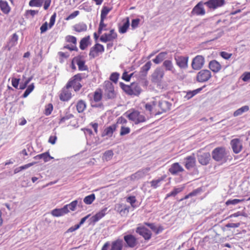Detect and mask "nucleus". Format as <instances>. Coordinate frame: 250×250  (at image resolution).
Instances as JSON below:
<instances>
[{
  "label": "nucleus",
  "instance_id": "nucleus-27",
  "mask_svg": "<svg viewBox=\"0 0 250 250\" xmlns=\"http://www.w3.org/2000/svg\"><path fill=\"white\" fill-rule=\"evenodd\" d=\"M123 241L121 239H117L113 241L111 244L110 250H122Z\"/></svg>",
  "mask_w": 250,
  "mask_h": 250
},
{
  "label": "nucleus",
  "instance_id": "nucleus-9",
  "mask_svg": "<svg viewBox=\"0 0 250 250\" xmlns=\"http://www.w3.org/2000/svg\"><path fill=\"white\" fill-rule=\"evenodd\" d=\"M204 58L201 55L196 56L192 60L191 66L193 69L199 70L201 69L204 64Z\"/></svg>",
  "mask_w": 250,
  "mask_h": 250
},
{
  "label": "nucleus",
  "instance_id": "nucleus-41",
  "mask_svg": "<svg viewBox=\"0 0 250 250\" xmlns=\"http://www.w3.org/2000/svg\"><path fill=\"white\" fill-rule=\"evenodd\" d=\"M129 26V18H126V21H125L123 25L119 28V32L121 33H125L126 32L127 28Z\"/></svg>",
  "mask_w": 250,
  "mask_h": 250
},
{
  "label": "nucleus",
  "instance_id": "nucleus-54",
  "mask_svg": "<svg viewBox=\"0 0 250 250\" xmlns=\"http://www.w3.org/2000/svg\"><path fill=\"white\" fill-rule=\"evenodd\" d=\"M113 155V152L112 150L106 151L104 154V156L106 160L110 159Z\"/></svg>",
  "mask_w": 250,
  "mask_h": 250
},
{
  "label": "nucleus",
  "instance_id": "nucleus-58",
  "mask_svg": "<svg viewBox=\"0 0 250 250\" xmlns=\"http://www.w3.org/2000/svg\"><path fill=\"white\" fill-rule=\"evenodd\" d=\"M220 56L226 60H229L232 56V54L222 51L220 52Z\"/></svg>",
  "mask_w": 250,
  "mask_h": 250
},
{
  "label": "nucleus",
  "instance_id": "nucleus-48",
  "mask_svg": "<svg viewBox=\"0 0 250 250\" xmlns=\"http://www.w3.org/2000/svg\"><path fill=\"white\" fill-rule=\"evenodd\" d=\"M51 214L54 216L59 217L62 215V208H56L52 210Z\"/></svg>",
  "mask_w": 250,
  "mask_h": 250
},
{
  "label": "nucleus",
  "instance_id": "nucleus-17",
  "mask_svg": "<svg viewBox=\"0 0 250 250\" xmlns=\"http://www.w3.org/2000/svg\"><path fill=\"white\" fill-rule=\"evenodd\" d=\"M150 168L147 167L139 170L134 174L131 175V179L132 180H138L145 176L149 171Z\"/></svg>",
  "mask_w": 250,
  "mask_h": 250
},
{
  "label": "nucleus",
  "instance_id": "nucleus-13",
  "mask_svg": "<svg viewBox=\"0 0 250 250\" xmlns=\"http://www.w3.org/2000/svg\"><path fill=\"white\" fill-rule=\"evenodd\" d=\"M117 38V34L114 32V29L110 31V33H105L100 37V41L102 42H106L111 41Z\"/></svg>",
  "mask_w": 250,
  "mask_h": 250
},
{
  "label": "nucleus",
  "instance_id": "nucleus-45",
  "mask_svg": "<svg viewBox=\"0 0 250 250\" xmlns=\"http://www.w3.org/2000/svg\"><path fill=\"white\" fill-rule=\"evenodd\" d=\"M34 83H32L27 87V89L24 91L22 97L24 98H26L29 95V94L34 90Z\"/></svg>",
  "mask_w": 250,
  "mask_h": 250
},
{
  "label": "nucleus",
  "instance_id": "nucleus-25",
  "mask_svg": "<svg viewBox=\"0 0 250 250\" xmlns=\"http://www.w3.org/2000/svg\"><path fill=\"white\" fill-rule=\"evenodd\" d=\"M209 68L214 73L219 72L221 69V64L216 60H212L209 63Z\"/></svg>",
  "mask_w": 250,
  "mask_h": 250
},
{
  "label": "nucleus",
  "instance_id": "nucleus-51",
  "mask_svg": "<svg viewBox=\"0 0 250 250\" xmlns=\"http://www.w3.org/2000/svg\"><path fill=\"white\" fill-rule=\"evenodd\" d=\"M111 10V9L109 8H108L106 6L103 7L102 11H101V18H105L106 15L108 14V13L109 12V11Z\"/></svg>",
  "mask_w": 250,
  "mask_h": 250
},
{
  "label": "nucleus",
  "instance_id": "nucleus-62",
  "mask_svg": "<svg viewBox=\"0 0 250 250\" xmlns=\"http://www.w3.org/2000/svg\"><path fill=\"white\" fill-rule=\"evenodd\" d=\"M79 14V11H75L72 13H71L69 16L65 18L66 20H69L70 19H73L75 18L78 14Z\"/></svg>",
  "mask_w": 250,
  "mask_h": 250
},
{
  "label": "nucleus",
  "instance_id": "nucleus-32",
  "mask_svg": "<svg viewBox=\"0 0 250 250\" xmlns=\"http://www.w3.org/2000/svg\"><path fill=\"white\" fill-rule=\"evenodd\" d=\"M90 36H88L83 38L80 42V48L81 50L85 49L89 44Z\"/></svg>",
  "mask_w": 250,
  "mask_h": 250
},
{
  "label": "nucleus",
  "instance_id": "nucleus-5",
  "mask_svg": "<svg viewBox=\"0 0 250 250\" xmlns=\"http://www.w3.org/2000/svg\"><path fill=\"white\" fill-rule=\"evenodd\" d=\"M104 88L105 95L108 99H113L115 97L116 94L113 84L110 81H107L104 83Z\"/></svg>",
  "mask_w": 250,
  "mask_h": 250
},
{
  "label": "nucleus",
  "instance_id": "nucleus-60",
  "mask_svg": "<svg viewBox=\"0 0 250 250\" xmlns=\"http://www.w3.org/2000/svg\"><path fill=\"white\" fill-rule=\"evenodd\" d=\"M126 201L129 203L133 207L134 204L136 202V198L135 196H129L127 198Z\"/></svg>",
  "mask_w": 250,
  "mask_h": 250
},
{
  "label": "nucleus",
  "instance_id": "nucleus-35",
  "mask_svg": "<svg viewBox=\"0 0 250 250\" xmlns=\"http://www.w3.org/2000/svg\"><path fill=\"white\" fill-rule=\"evenodd\" d=\"M18 39L19 36L16 33H14L12 35L8 43V46L9 49L17 44Z\"/></svg>",
  "mask_w": 250,
  "mask_h": 250
},
{
  "label": "nucleus",
  "instance_id": "nucleus-24",
  "mask_svg": "<svg viewBox=\"0 0 250 250\" xmlns=\"http://www.w3.org/2000/svg\"><path fill=\"white\" fill-rule=\"evenodd\" d=\"M78 66L79 69L81 71L88 70V67L85 65V62L82 59L81 57L78 56L73 59Z\"/></svg>",
  "mask_w": 250,
  "mask_h": 250
},
{
  "label": "nucleus",
  "instance_id": "nucleus-61",
  "mask_svg": "<svg viewBox=\"0 0 250 250\" xmlns=\"http://www.w3.org/2000/svg\"><path fill=\"white\" fill-rule=\"evenodd\" d=\"M242 80L244 82H247L250 80V72H245L242 76Z\"/></svg>",
  "mask_w": 250,
  "mask_h": 250
},
{
  "label": "nucleus",
  "instance_id": "nucleus-23",
  "mask_svg": "<svg viewBox=\"0 0 250 250\" xmlns=\"http://www.w3.org/2000/svg\"><path fill=\"white\" fill-rule=\"evenodd\" d=\"M117 126V124H113L105 128L102 134V137H104L105 136L111 137L113 132L116 130Z\"/></svg>",
  "mask_w": 250,
  "mask_h": 250
},
{
  "label": "nucleus",
  "instance_id": "nucleus-50",
  "mask_svg": "<svg viewBox=\"0 0 250 250\" xmlns=\"http://www.w3.org/2000/svg\"><path fill=\"white\" fill-rule=\"evenodd\" d=\"M130 131V129L129 127L122 126L121 127L120 135V136H123L129 133Z\"/></svg>",
  "mask_w": 250,
  "mask_h": 250
},
{
  "label": "nucleus",
  "instance_id": "nucleus-56",
  "mask_svg": "<svg viewBox=\"0 0 250 250\" xmlns=\"http://www.w3.org/2000/svg\"><path fill=\"white\" fill-rule=\"evenodd\" d=\"M20 80V79L13 78L11 81L12 86L16 88H18Z\"/></svg>",
  "mask_w": 250,
  "mask_h": 250
},
{
  "label": "nucleus",
  "instance_id": "nucleus-8",
  "mask_svg": "<svg viewBox=\"0 0 250 250\" xmlns=\"http://www.w3.org/2000/svg\"><path fill=\"white\" fill-rule=\"evenodd\" d=\"M104 49L103 45L100 43H96L95 45L91 47L89 52V57L90 58H94L99 55V53H103L104 52Z\"/></svg>",
  "mask_w": 250,
  "mask_h": 250
},
{
  "label": "nucleus",
  "instance_id": "nucleus-59",
  "mask_svg": "<svg viewBox=\"0 0 250 250\" xmlns=\"http://www.w3.org/2000/svg\"><path fill=\"white\" fill-rule=\"evenodd\" d=\"M102 99V95L101 93L95 92L94 95L93 99L95 102H97L100 101Z\"/></svg>",
  "mask_w": 250,
  "mask_h": 250
},
{
  "label": "nucleus",
  "instance_id": "nucleus-42",
  "mask_svg": "<svg viewBox=\"0 0 250 250\" xmlns=\"http://www.w3.org/2000/svg\"><path fill=\"white\" fill-rule=\"evenodd\" d=\"M95 199V195L92 193L89 195L86 196L84 199L83 202L87 205H90L94 201Z\"/></svg>",
  "mask_w": 250,
  "mask_h": 250
},
{
  "label": "nucleus",
  "instance_id": "nucleus-2",
  "mask_svg": "<svg viewBox=\"0 0 250 250\" xmlns=\"http://www.w3.org/2000/svg\"><path fill=\"white\" fill-rule=\"evenodd\" d=\"M212 157L216 161L225 162L228 159V153L224 147H218L212 151Z\"/></svg>",
  "mask_w": 250,
  "mask_h": 250
},
{
  "label": "nucleus",
  "instance_id": "nucleus-20",
  "mask_svg": "<svg viewBox=\"0 0 250 250\" xmlns=\"http://www.w3.org/2000/svg\"><path fill=\"white\" fill-rule=\"evenodd\" d=\"M124 238L129 247L133 248L137 244V240L136 238L131 234L125 235L124 236Z\"/></svg>",
  "mask_w": 250,
  "mask_h": 250
},
{
  "label": "nucleus",
  "instance_id": "nucleus-46",
  "mask_svg": "<svg viewBox=\"0 0 250 250\" xmlns=\"http://www.w3.org/2000/svg\"><path fill=\"white\" fill-rule=\"evenodd\" d=\"M65 39L66 42L72 43L73 45L77 43V38L74 36L68 35L65 37Z\"/></svg>",
  "mask_w": 250,
  "mask_h": 250
},
{
  "label": "nucleus",
  "instance_id": "nucleus-64",
  "mask_svg": "<svg viewBox=\"0 0 250 250\" xmlns=\"http://www.w3.org/2000/svg\"><path fill=\"white\" fill-rule=\"evenodd\" d=\"M202 189L201 188H198L194 190H193L192 192L189 193V195L190 196H196L198 194H199L201 191Z\"/></svg>",
  "mask_w": 250,
  "mask_h": 250
},
{
  "label": "nucleus",
  "instance_id": "nucleus-28",
  "mask_svg": "<svg viewBox=\"0 0 250 250\" xmlns=\"http://www.w3.org/2000/svg\"><path fill=\"white\" fill-rule=\"evenodd\" d=\"M151 66V62L149 61L147 62L142 68L140 72V75L142 77L143 79H145V78L147 75V71L150 68Z\"/></svg>",
  "mask_w": 250,
  "mask_h": 250
},
{
  "label": "nucleus",
  "instance_id": "nucleus-47",
  "mask_svg": "<svg viewBox=\"0 0 250 250\" xmlns=\"http://www.w3.org/2000/svg\"><path fill=\"white\" fill-rule=\"evenodd\" d=\"M183 189V188H175L173 191L167 195L166 198L170 196H175L178 193L181 192Z\"/></svg>",
  "mask_w": 250,
  "mask_h": 250
},
{
  "label": "nucleus",
  "instance_id": "nucleus-55",
  "mask_svg": "<svg viewBox=\"0 0 250 250\" xmlns=\"http://www.w3.org/2000/svg\"><path fill=\"white\" fill-rule=\"evenodd\" d=\"M140 21V20L139 19H135L132 20L131 26L132 29H135L138 27Z\"/></svg>",
  "mask_w": 250,
  "mask_h": 250
},
{
  "label": "nucleus",
  "instance_id": "nucleus-63",
  "mask_svg": "<svg viewBox=\"0 0 250 250\" xmlns=\"http://www.w3.org/2000/svg\"><path fill=\"white\" fill-rule=\"evenodd\" d=\"M48 28V23L47 22H44L40 27L41 33H43L46 32Z\"/></svg>",
  "mask_w": 250,
  "mask_h": 250
},
{
  "label": "nucleus",
  "instance_id": "nucleus-44",
  "mask_svg": "<svg viewBox=\"0 0 250 250\" xmlns=\"http://www.w3.org/2000/svg\"><path fill=\"white\" fill-rule=\"evenodd\" d=\"M245 200L244 198H242L241 199H232V200L229 199V200H228L226 202V205L227 206H229L230 205H236L239 203L244 201Z\"/></svg>",
  "mask_w": 250,
  "mask_h": 250
},
{
  "label": "nucleus",
  "instance_id": "nucleus-15",
  "mask_svg": "<svg viewBox=\"0 0 250 250\" xmlns=\"http://www.w3.org/2000/svg\"><path fill=\"white\" fill-rule=\"evenodd\" d=\"M185 160V166L187 169L189 170L195 166L196 159L194 155L187 156Z\"/></svg>",
  "mask_w": 250,
  "mask_h": 250
},
{
  "label": "nucleus",
  "instance_id": "nucleus-37",
  "mask_svg": "<svg viewBox=\"0 0 250 250\" xmlns=\"http://www.w3.org/2000/svg\"><path fill=\"white\" fill-rule=\"evenodd\" d=\"M0 8L5 14L8 13L10 11V7L6 1L0 0Z\"/></svg>",
  "mask_w": 250,
  "mask_h": 250
},
{
  "label": "nucleus",
  "instance_id": "nucleus-6",
  "mask_svg": "<svg viewBox=\"0 0 250 250\" xmlns=\"http://www.w3.org/2000/svg\"><path fill=\"white\" fill-rule=\"evenodd\" d=\"M165 71L162 67H157L151 75V81L154 83H160L164 77Z\"/></svg>",
  "mask_w": 250,
  "mask_h": 250
},
{
  "label": "nucleus",
  "instance_id": "nucleus-22",
  "mask_svg": "<svg viewBox=\"0 0 250 250\" xmlns=\"http://www.w3.org/2000/svg\"><path fill=\"white\" fill-rule=\"evenodd\" d=\"M63 122L67 125L75 126L77 125V120L72 114L63 116Z\"/></svg>",
  "mask_w": 250,
  "mask_h": 250
},
{
  "label": "nucleus",
  "instance_id": "nucleus-38",
  "mask_svg": "<svg viewBox=\"0 0 250 250\" xmlns=\"http://www.w3.org/2000/svg\"><path fill=\"white\" fill-rule=\"evenodd\" d=\"M74 30L78 32L85 31L87 30V26L83 23H80L76 24L74 26Z\"/></svg>",
  "mask_w": 250,
  "mask_h": 250
},
{
  "label": "nucleus",
  "instance_id": "nucleus-29",
  "mask_svg": "<svg viewBox=\"0 0 250 250\" xmlns=\"http://www.w3.org/2000/svg\"><path fill=\"white\" fill-rule=\"evenodd\" d=\"M163 66L165 67L166 70L170 71L173 74L175 73V69L170 60H165L163 63Z\"/></svg>",
  "mask_w": 250,
  "mask_h": 250
},
{
  "label": "nucleus",
  "instance_id": "nucleus-34",
  "mask_svg": "<svg viewBox=\"0 0 250 250\" xmlns=\"http://www.w3.org/2000/svg\"><path fill=\"white\" fill-rule=\"evenodd\" d=\"M86 107V104L83 100H80L78 101L77 103L76 108L79 113H82L85 109Z\"/></svg>",
  "mask_w": 250,
  "mask_h": 250
},
{
  "label": "nucleus",
  "instance_id": "nucleus-10",
  "mask_svg": "<svg viewBox=\"0 0 250 250\" xmlns=\"http://www.w3.org/2000/svg\"><path fill=\"white\" fill-rule=\"evenodd\" d=\"M225 3V0H208L204 2V4L207 5L209 8L215 9L218 7H221Z\"/></svg>",
  "mask_w": 250,
  "mask_h": 250
},
{
  "label": "nucleus",
  "instance_id": "nucleus-18",
  "mask_svg": "<svg viewBox=\"0 0 250 250\" xmlns=\"http://www.w3.org/2000/svg\"><path fill=\"white\" fill-rule=\"evenodd\" d=\"M171 104L166 101H160L159 102V106L161 109L162 112H158L155 114V115L161 114L162 112H166L170 109Z\"/></svg>",
  "mask_w": 250,
  "mask_h": 250
},
{
  "label": "nucleus",
  "instance_id": "nucleus-36",
  "mask_svg": "<svg viewBox=\"0 0 250 250\" xmlns=\"http://www.w3.org/2000/svg\"><path fill=\"white\" fill-rule=\"evenodd\" d=\"M250 108L248 105H245L241 108L237 109L233 113V116L234 117H237L239 115H242L243 113L247 112L249 111Z\"/></svg>",
  "mask_w": 250,
  "mask_h": 250
},
{
  "label": "nucleus",
  "instance_id": "nucleus-21",
  "mask_svg": "<svg viewBox=\"0 0 250 250\" xmlns=\"http://www.w3.org/2000/svg\"><path fill=\"white\" fill-rule=\"evenodd\" d=\"M184 170V168L178 163L173 164L168 169L169 172L173 175L177 174L179 172H183Z\"/></svg>",
  "mask_w": 250,
  "mask_h": 250
},
{
  "label": "nucleus",
  "instance_id": "nucleus-52",
  "mask_svg": "<svg viewBox=\"0 0 250 250\" xmlns=\"http://www.w3.org/2000/svg\"><path fill=\"white\" fill-rule=\"evenodd\" d=\"M119 74L117 72L112 73L110 77V80L113 82L116 83L119 79Z\"/></svg>",
  "mask_w": 250,
  "mask_h": 250
},
{
  "label": "nucleus",
  "instance_id": "nucleus-7",
  "mask_svg": "<svg viewBox=\"0 0 250 250\" xmlns=\"http://www.w3.org/2000/svg\"><path fill=\"white\" fill-rule=\"evenodd\" d=\"M211 77V74L209 70L203 69L200 71L196 76L197 81L200 83L208 81Z\"/></svg>",
  "mask_w": 250,
  "mask_h": 250
},
{
  "label": "nucleus",
  "instance_id": "nucleus-57",
  "mask_svg": "<svg viewBox=\"0 0 250 250\" xmlns=\"http://www.w3.org/2000/svg\"><path fill=\"white\" fill-rule=\"evenodd\" d=\"M56 17V14L54 13L51 17L50 19V22L49 24V27L51 28L54 24L55 21V19Z\"/></svg>",
  "mask_w": 250,
  "mask_h": 250
},
{
  "label": "nucleus",
  "instance_id": "nucleus-30",
  "mask_svg": "<svg viewBox=\"0 0 250 250\" xmlns=\"http://www.w3.org/2000/svg\"><path fill=\"white\" fill-rule=\"evenodd\" d=\"M53 158V157L50 156L48 152L38 155L34 157V159L35 160L43 159L45 162H48Z\"/></svg>",
  "mask_w": 250,
  "mask_h": 250
},
{
  "label": "nucleus",
  "instance_id": "nucleus-33",
  "mask_svg": "<svg viewBox=\"0 0 250 250\" xmlns=\"http://www.w3.org/2000/svg\"><path fill=\"white\" fill-rule=\"evenodd\" d=\"M167 53V52H162L157 55L156 58L153 60V62L156 64H159L162 62L165 58Z\"/></svg>",
  "mask_w": 250,
  "mask_h": 250
},
{
  "label": "nucleus",
  "instance_id": "nucleus-11",
  "mask_svg": "<svg viewBox=\"0 0 250 250\" xmlns=\"http://www.w3.org/2000/svg\"><path fill=\"white\" fill-rule=\"evenodd\" d=\"M204 3L202 1L198 2L192 9V11L191 12V15H197V16H203L206 13L205 10L203 7V5Z\"/></svg>",
  "mask_w": 250,
  "mask_h": 250
},
{
  "label": "nucleus",
  "instance_id": "nucleus-40",
  "mask_svg": "<svg viewBox=\"0 0 250 250\" xmlns=\"http://www.w3.org/2000/svg\"><path fill=\"white\" fill-rule=\"evenodd\" d=\"M203 89V87L199 88L196 90H194L192 91H188L187 92V95L185 96V98L187 100H189L193 97L194 95L199 93L200 91H201Z\"/></svg>",
  "mask_w": 250,
  "mask_h": 250
},
{
  "label": "nucleus",
  "instance_id": "nucleus-39",
  "mask_svg": "<svg viewBox=\"0 0 250 250\" xmlns=\"http://www.w3.org/2000/svg\"><path fill=\"white\" fill-rule=\"evenodd\" d=\"M166 176H163L157 180H153L150 182L151 187L153 188H156L160 186V183L162 181L164 180Z\"/></svg>",
  "mask_w": 250,
  "mask_h": 250
},
{
  "label": "nucleus",
  "instance_id": "nucleus-53",
  "mask_svg": "<svg viewBox=\"0 0 250 250\" xmlns=\"http://www.w3.org/2000/svg\"><path fill=\"white\" fill-rule=\"evenodd\" d=\"M72 97V94L68 90L63 91V101H68Z\"/></svg>",
  "mask_w": 250,
  "mask_h": 250
},
{
  "label": "nucleus",
  "instance_id": "nucleus-31",
  "mask_svg": "<svg viewBox=\"0 0 250 250\" xmlns=\"http://www.w3.org/2000/svg\"><path fill=\"white\" fill-rule=\"evenodd\" d=\"M77 204L78 201L77 200H75L72 202L70 204L63 206V214L68 213L69 211V209L72 211L74 210Z\"/></svg>",
  "mask_w": 250,
  "mask_h": 250
},
{
  "label": "nucleus",
  "instance_id": "nucleus-49",
  "mask_svg": "<svg viewBox=\"0 0 250 250\" xmlns=\"http://www.w3.org/2000/svg\"><path fill=\"white\" fill-rule=\"evenodd\" d=\"M53 105L51 104H49L45 106L44 113L46 116H48L51 114L53 110Z\"/></svg>",
  "mask_w": 250,
  "mask_h": 250
},
{
  "label": "nucleus",
  "instance_id": "nucleus-16",
  "mask_svg": "<svg viewBox=\"0 0 250 250\" xmlns=\"http://www.w3.org/2000/svg\"><path fill=\"white\" fill-rule=\"evenodd\" d=\"M176 64L181 68L188 67V57L183 56H175Z\"/></svg>",
  "mask_w": 250,
  "mask_h": 250
},
{
  "label": "nucleus",
  "instance_id": "nucleus-26",
  "mask_svg": "<svg viewBox=\"0 0 250 250\" xmlns=\"http://www.w3.org/2000/svg\"><path fill=\"white\" fill-rule=\"evenodd\" d=\"M107 210V208H104L102 209L101 211L96 213L95 215L93 216L90 218V220L91 223H95L98 221H99L100 219H101L104 216L105 214V212Z\"/></svg>",
  "mask_w": 250,
  "mask_h": 250
},
{
  "label": "nucleus",
  "instance_id": "nucleus-1",
  "mask_svg": "<svg viewBox=\"0 0 250 250\" xmlns=\"http://www.w3.org/2000/svg\"><path fill=\"white\" fill-rule=\"evenodd\" d=\"M120 86L126 93L129 95L138 96L142 91L141 87L135 83H132L130 85H126L121 82Z\"/></svg>",
  "mask_w": 250,
  "mask_h": 250
},
{
  "label": "nucleus",
  "instance_id": "nucleus-4",
  "mask_svg": "<svg viewBox=\"0 0 250 250\" xmlns=\"http://www.w3.org/2000/svg\"><path fill=\"white\" fill-rule=\"evenodd\" d=\"M81 79L82 77L80 74L75 75L67 83L66 85V88L68 89L70 87H73L75 91H79L82 86V84L80 83Z\"/></svg>",
  "mask_w": 250,
  "mask_h": 250
},
{
  "label": "nucleus",
  "instance_id": "nucleus-43",
  "mask_svg": "<svg viewBox=\"0 0 250 250\" xmlns=\"http://www.w3.org/2000/svg\"><path fill=\"white\" fill-rule=\"evenodd\" d=\"M44 0H31L29 1L30 6L40 7L44 3Z\"/></svg>",
  "mask_w": 250,
  "mask_h": 250
},
{
  "label": "nucleus",
  "instance_id": "nucleus-12",
  "mask_svg": "<svg viewBox=\"0 0 250 250\" xmlns=\"http://www.w3.org/2000/svg\"><path fill=\"white\" fill-rule=\"evenodd\" d=\"M136 232L142 235L146 240H149L151 238V232L145 227H139L137 228Z\"/></svg>",
  "mask_w": 250,
  "mask_h": 250
},
{
  "label": "nucleus",
  "instance_id": "nucleus-14",
  "mask_svg": "<svg viewBox=\"0 0 250 250\" xmlns=\"http://www.w3.org/2000/svg\"><path fill=\"white\" fill-rule=\"evenodd\" d=\"M210 155L208 152L200 153L197 154L198 162L202 165H207L210 160Z\"/></svg>",
  "mask_w": 250,
  "mask_h": 250
},
{
  "label": "nucleus",
  "instance_id": "nucleus-19",
  "mask_svg": "<svg viewBox=\"0 0 250 250\" xmlns=\"http://www.w3.org/2000/svg\"><path fill=\"white\" fill-rule=\"evenodd\" d=\"M230 144L235 153H238L242 149V144L238 139H233L231 141Z\"/></svg>",
  "mask_w": 250,
  "mask_h": 250
},
{
  "label": "nucleus",
  "instance_id": "nucleus-3",
  "mask_svg": "<svg viewBox=\"0 0 250 250\" xmlns=\"http://www.w3.org/2000/svg\"><path fill=\"white\" fill-rule=\"evenodd\" d=\"M128 112H126L124 115L127 117L129 120L134 122L135 124L146 122V118L145 116L141 114L138 111L133 110L129 113H128Z\"/></svg>",
  "mask_w": 250,
  "mask_h": 250
}]
</instances>
